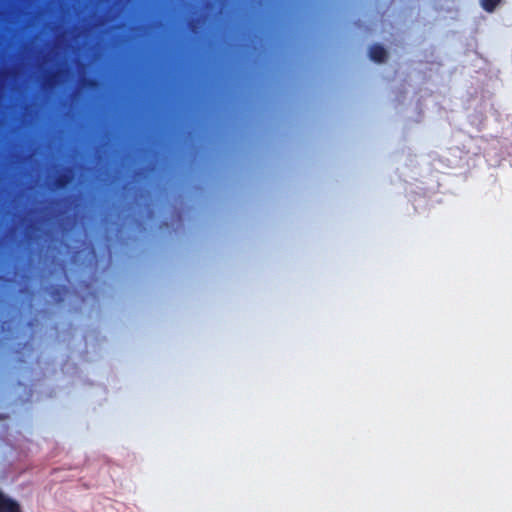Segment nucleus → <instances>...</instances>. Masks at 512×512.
Wrapping results in <instances>:
<instances>
[{
    "label": "nucleus",
    "mask_w": 512,
    "mask_h": 512,
    "mask_svg": "<svg viewBox=\"0 0 512 512\" xmlns=\"http://www.w3.org/2000/svg\"><path fill=\"white\" fill-rule=\"evenodd\" d=\"M0 512H22L17 501L0 491Z\"/></svg>",
    "instance_id": "f257e3e1"
},
{
    "label": "nucleus",
    "mask_w": 512,
    "mask_h": 512,
    "mask_svg": "<svg viewBox=\"0 0 512 512\" xmlns=\"http://www.w3.org/2000/svg\"><path fill=\"white\" fill-rule=\"evenodd\" d=\"M45 292L50 295L55 303H61L68 292V288L64 285H50L45 288Z\"/></svg>",
    "instance_id": "f03ea898"
},
{
    "label": "nucleus",
    "mask_w": 512,
    "mask_h": 512,
    "mask_svg": "<svg viewBox=\"0 0 512 512\" xmlns=\"http://www.w3.org/2000/svg\"><path fill=\"white\" fill-rule=\"evenodd\" d=\"M369 56L375 62H384L387 58V51L380 44H374L370 47Z\"/></svg>",
    "instance_id": "7ed1b4c3"
},
{
    "label": "nucleus",
    "mask_w": 512,
    "mask_h": 512,
    "mask_svg": "<svg viewBox=\"0 0 512 512\" xmlns=\"http://www.w3.org/2000/svg\"><path fill=\"white\" fill-rule=\"evenodd\" d=\"M73 180V175L70 169H66L64 172L57 175L54 185L58 189L66 188Z\"/></svg>",
    "instance_id": "20e7f679"
},
{
    "label": "nucleus",
    "mask_w": 512,
    "mask_h": 512,
    "mask_svg": "<svg viewBox=\"0 0 512 512\" xmlns=\"http://www.w3.org/2000/svg\"><path fill=\"white\" fill-rule=\"evenodd\" d=\"M502 0H480L481 7L488 13L495 11Z\"/></svg>",
    "instance_id": "39448f33"
},
{
    "label": "nucleus",
    "mask_w": 512,
    "mask_h": 512,
    "mask_svg": "<svg viewBox=\"0 0 512 512\" xmlns=\"http://www.w3.org/2000/svg\"><path fill=\"white\" fill-rule=\"evenodd\" d=\"M85 84L90 87V88H93L97 85V81L95 79H87Z\"/></svg>",
    "instance_id": "423d86ee"
},
{
    "label": "nucleus",
    "mask_w": 512,
    "mask_h": 512,
    "mask_svg": "<svg viewBox=\"0 0 512 512\" xmlns=\"http://www.w3.org/2000/svg\"><path fill=\"white\" fill-rule=\"evenodd\" d=\"M54 78H55V74H51L48 78L49 83H53Z\"/></svg>",
    "instance_id": "0eeeda50"
}]
</instances>
